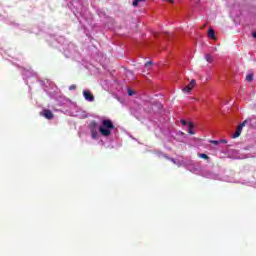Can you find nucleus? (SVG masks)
Wrapping results in <instances>:
<instances>
[{"instance_id": "nucleus-1", "label": "nucleus", "mask_w": 256, "mask_h": 256, "mask_svg": "<svg viewBox=\"0 0 256 256\" xmlns=\"http://www.w3.org/2000/svg\"><path fill=\"white\" fill-rule=\"evenodd\" d=\"M115 129L114 123L110 119H103L102 126L98 128V131L103 137H109L112 134V130Z\"/></svg>"}, {"instance_id": "nucleus-2", "label": "nucleus", "mask_w": 256, "mask_h": 256, "mask_svg": "<svg viewBox=\"0 0 256 256\" xmlns=\"http://www.w3.org/2000/svg\"><path fill=\"white\" fill-rule=\"evenodd\" d=\"M90 131H91L92 139H98L99 133H98V130H97V122L96 121L91 122Z\"/></svg>"}, {"instance_id": "nucleus-3", "label": "nucleus", "mask_w": 256, "mask_h": 256, "mask_svg": "<svg viewBox=\"0 0 256 256\" xmlns=\"http://www.w3.org/2000/svg\"><path fill=\"white\" fill-rule=\"evenodd\" d=\"M247 121H243L239 126L238 129L236 130V132L234 134H232V139H237L240 137V134L242 132L243 127L246 126Z\"/></svg>"}, {"instance_id": "nucleus-4", "label": "nucleus", "mask_w": 256, "mask_h": 256, "mask_svg": "<svg viewBox=\"0 0 256 256\" xmlns=\"http://www.w3.org/2000/svg\"><path fill=\"white\" fill-rule=\"evenodd\" d=\"M40 116L45 117L47 120L54 119V113L51 110L45 109L43 112H40Z\"/></svg>"}, {"instance_id": "nucleus-5", "label": "nucleus", "mask_w": 256, "mask_h": 256, "mask_svg": "<svg viewBox=\"0 0 256 256\" xmlns=\"http://www.w3.org/2000/svg\"><path fill=\"white\" fill-rule=\"evenodd\" d=\"M195 85H196V80H195V79H192V80L190 81V83H189L186 87H184V88L182 89V91L185 92V93H190L191 90L195 87Z\"/></svg>"}, {"instance_id": "nucleus-6", "label": "nucleus", "mask_w": 256, "mask_h": 256, "mask_svg": "<svg viewBox=\"0 0 256 256\" xmlns=\"http://www.w3.org/2000/svg\"><path fill=\"white\" fill-rule=\"evenodd\" d=\"M83 96H84L85 100L88 101V102H94L95 101V97L92 94V92L84 91Z\"/></svg>"}, {"instance_id": "nucleus-7", "label": "nucleus", "mask_w": 256, "mask_h": 256, "mask_svg": "<svg viewBox=\"0 0 256 256\" xmlns=\"http://www.w3.org/2000/svg\"><path fill=\"white\" fill-rule=\"evenodd\" d=\"M194 123L193 122H188V134L189 135H195L194 129Z\"/></svg>"}, {"instance_id": "nucleus-8", "label": "nucleus", "mask_w": 256, "mask_h": 256, "mask_svg": "<svg viewBox=\"0 0 256 256\" xmlns=\"http://www.w3.org/2000/svg\"><path fill=\"white\" fill-rule=\"evenodd\" d=\"M208 37L214 41L217 40V38L215 37V31L213 29L208 30Z\"/></svg>"}, {"instance_id": "nucleus-9", "label": "nucleus", "mask_w": 256, "mask_h": 256, "mask_svg": "<svg viewBox=\"0 0 256 256\" xmlns=\"http://www.w3.org/2000/svg\"><path fill=\"white\" fill-rule=\"evenodd\" d=\"M205 60H206L208 63H213V62H214V58H213V56L210 55V54L205 55Z\"/></svg>"}, {"instance_id": "nucleus-10", "label": "nucleus", "mask_w": 256, "mask_h": 256, "mask_svg": "<svg viewBox=\"0 0 256 256\" xmlns=\"http://www.w3.org/2000/svg\"><path fill=\"white\" fill-rule=\"evenodd\" d=\"M145 1H147V0H133L132 6L137 7L140 2H145Z\"/></svg>"}, {"instance_id": "nucleus-11", "label": "nucleus", "mask_w": 256, "mask_h": 256, "mask_svg": "<svg viewBox=\"0 0 256 256\" xmlns=\"http://www.w3.org/2000/svg\"><path fill=\"white\" fill-rule=\"evenodd\" d=\"M253 78H254L253 74H247V76H246V81H247L248 83H250V82L253 81Z\"/></svg>"}, {"instance_id": "nucleus-12", "label": "nucleus", "mask_w": 256, "mask_h": 256, "mask_svg": "<svg viewBox=\"0 0 256 256\" xmlns=\"http://www.w3.org/2000/svg\"><path fill=\"white\" fill-rule=\"evenodd\" d=\"M199 157H200L201 159H205V160H208V159H209V156H208L207 154H205V153H201V154L199 155Z\"/></svg>"}, {"instance_id": "nucleus-13", "label": "nucleus", "mask_w": 256, "mask_h": 256, "mask_svg": "<svg viewBox=\"0 0 256 256\" xmlns=\"http://www.w3.org/2000/svg\"><path fill=\"white\" fill-rule=\"evenodd\" d=\"M153 65H154L153 61H147L145 63V67H150V66H153Z\"/></svg>"}, {"instance_id": "nucleus-14", "label": "nucleus", "mask_w": 256, "mask_h": 256, "mask_svg": "<svg viewBox=\"0 0 256 256\" xmlns=\"http://www.w3.org/2000/svg\"><path fill=\"white\" fill-rule=\"evenodd\" d=\"M76 88H77V86H76L75 84H73V85H71V86L69 87V90H76Z\"/></svg>"}, {"instance_id": "nucleus-15", "label": "nucleus", "mask_w": 256, "mask_h": 256, "mask_svg": "<svg viewBox=\"0 0 256 256\" xmlns=\"http://www.w3.org/2000/svg\"><path fill=\"white\" fill-rule=\"evenodd\" d=\"M210 143H212V144H214V145H218V144H219V142L216 141V140H210Z\"/></svg>"}, {"instance_id": "nucleus-16", "label": "nucleus", "mask_w": 256, "mask_h": 256, "mask_svg": "<svg viewBox=\"0 0 256 256\" xmlns=\"http://www.w3.org/2000/svg\"><path fill=\"white\" fill-rule=\"evenodd\" d=\"M181 123H182L184 126H186V125L189 126V123H188L187 121H185V120H181Z\"/></svg>"}, {"instance_id": "nucleus-17", "label": "nucleus", "mask_w": 256, "mask_h": 256, "mask_svg": "<svg viewBox=\"0 0 256 256\" xmlns=\"http://www.w3.org/2000/svg\"><path fill=\"white\" fill-rule=\"evenodd\" d=\"M128 95L129 96H133L134 95V92L132 90H128Z\"/></svg>"}, {"instance_id": "nucleus-18", "label": "nucleus", "mask_w": 256, "mask_h": 256, "mask_svg": "<svg viewBox=\"0 0 256 256\" xmlns=\"http://www.w3.org/2000/svg\"><path fill=\"white\" fill-rule=\"evenodd\" d=\"M252 37H254L256 39V31L254 33H252Z\"/></svg>"}, {"instance_id": "nucleus-19", "label": "nucleus", "mask_w": 256, "mask_h": 256, "mask_svg": "<svg viewBox=\"0 0 256 256\" xmlns=\"http://www.w3.org/2000/svg\"><path fill=\"white\" fill-rule=\"evenodd\" d=\"M168 2H170L171 4H173V3H174V0H168Z\"/></svg>"}, {"instance_id": "nucleus-20", "label": "nucleus", "mask_w": 256, "mask_h": 256, "mask_svg": "<svg viewBox=\"0 0 256 256\" xmlns=\"http://www.w3.org/2000/svg\"><path fill=\"white\" fill-rule=\"evenodd\" d=\"M221 142L227 143V141H226V140H222Z\"/></svg>"}, {"instance_id": "nucleus-21", "label": "nucleus", "mask_w": 256, "mask_h": 256, "mask_svg": "<svg viewBox=\"0 0 256 256\" xmlns=\"http://www.w3.org/2000/svg\"><path fill=\"white\" fill-rule=\"evenodd\" d=\"M172 162H175L174 159H171Z\"/></svg>"}]
</instances>
